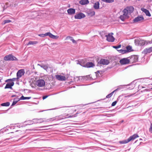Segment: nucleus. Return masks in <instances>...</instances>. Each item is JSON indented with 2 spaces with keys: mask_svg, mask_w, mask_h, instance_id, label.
<instances>
[{
  "mask_svg": "<svg viewBox=\"0 0 152 152\" xmlns=\"http://www.w3.org/2000/svg\"><path fill=\"white\" fill-rule=\"evenodd\" d=\"M134 10V8L132 6L127 7L123 11V14L120 16V19L121 20L124 21L125 19L128 18L129 15L133 12Z\"/></svg>",
  "mask_w": 152,
  "mask_h": 152,
  "instance_id": "obj_1",
  "label": "nucleus"
},
{
  "mask_svg": "<svg viewBox=\"0 0 152 152\" xmlns=\"http://www.w3.org/2000/svg\"><path fill=\"white\" fill-rule=\"evenodd\" d=\"M138 137L139 136L138 134H135L133 135L132 136H130L127 139L120 141L119 142L121 144H126L129 142L131 140H134L136 138Z\"/></svg>",
  "mask_w": 152,
  "mask_h": 152,
  "instance_id": "obj_2",
  "label": "nucleus"
},
{
  "mask_svg": "<svg viewBox=\"0 0 152 152\" xmlns=\"http://www.w3.org/2000/svg\"><path fill=\"white\" fill-rule=\"evenodd\" d=\"M68 115L67 114V115H66V116H56L55 117H54L52 118H50L49 119H47V121L48 122L50 121H53L56 120H59L63 119H65L67 118H71L73 116V115H72L68 116Z\"/></svg>",
  "mask_w": 152,
  "mask_h": 152,
  "instance_id": "obj_3",
  "label": "nucleus"
},
{
  "mask_svg": "<svg viewBox=\"0 0 152 152\" xmlns=\"http://www.w3.org/2000/svg\"><path fill=\"white\" fill-rule=\"evenodd\" d=\"M38 36L41 37H44L47 36H49L50 38L53 39H57L58 38V36H55L53 35L50 32H47L45 34H41L38 35Z\"/></svg>",
  "mask_w": 152,
  "mask_h": 152,
  "instance_id": "obj_4",
  "label": "nucleus"
},
{
  "mask_svg": "<svg viewBox=\"0 0 152 152\" xmlns=\"http://www.w3.org/2000/svg\"><path fill=\"white\" fill-rule=\"evenodd\" d=\"M36 85L39 87H42L45 85V82L43 79H39L36 82Z\"/></svg>",
  "mask_w": 152,
  "mask_h": 152,
  "instance_id": "obj_5",
  "label": "nucleus"
},
{
  "mask_svg": "<svg viewBox=\"0 0 152 152\" xmlns=\"http://www.w3.org/2000/svg\"><path fill=\"white\" fill-rule=\"evenodd\" d=\"M4 60L6 61L16 60L17 58L13 56L10 54L5 56Z\"/></svg>",
  "mask_w": 152,
  "mask_h": 152,
  "instance_id": "obj_6",
  "label": "nucleus"
},
{
  "mask_svg": "<svg viewBox=\"0 0 152 152\" xmlns=\"http://www.w3.org/2000/svg\"><path fill=\"white\" fill-rule=\"evenodd\" d=\"M113 34V33H111L108 34L107 35H106L105 36L107 37V40L108 41L113 42L114 41L115 38L112 35Z\"/></svg>",
  "mask_w": 152,
  "mask_h": 152,
  "instance_id": "obj_7",
  "label": "nucleus"
},
{
  "mask_svg": "<svg viewBox=\"0 0 152 152\" xmlns=\"http://www.w3.org/2000/svg\"><path fill=\"white\" fill-rule=\"evenodd\" d=\"M129 62L132 63L136 62L138 60V57L137 56L133 55L129 57Z\"/></svg>",
  "mask_w": 152,
  "mask_h": 152,
  "instance_id": "obj_8",
  "label": "nucleus"
},
{
  "mask_svg": "<svg viewBox=\"0 0 152 152\" xmlns=\"http://www.w3.org/2000/svg\"><path fill=\"white\" fill-rule=\"evenodd\" d=\"M25 73V71L23 69H21L18 71L17 73V79L21 77Z\"/></svg>",
  "mask_w": 152,
  "mask_h": 152,
  "instance_id": "obj_9",
  "label": "nucleus"
},
{
  "mask_svg": "<svg viewBox=\"0 0 152 152\" xmlns=\"http://www.w3.org/2000/svg\"><path fill=\"white\" fill-rule=\"evenodd\" d=\"M86 17L84 14L82 13H80L75 16V18L77 19H80Z\"/></svg>",
  "mask_w": 152,
  "mask_h": 152,
  "instance_id": "obj_10",
  "label": "nucleus"
},
{
  "mask_svg": "<svg viewBox=\"0 0 152 152\" xmlns=\"http://www.w3.org/2000/svg\"><path fill=\"white\" fill-rule=\"evenodd\" d=\"M152 52V47H151L149 48H147L143 50L142 52V53L144 54H147L149 53Z\"/></svg>",
  "mask_w": 152,
  "mask_h": 152,
  "instance_id": "obj_11",
  "label": "nucleus"
},
{
  "mask_svg": "<svg viewBox=\"0 0 152 152\" xmlns=\"http://www.w3.org/2000/svg\"><path fill=\"white\" fill-rule=\"evenodd\" d=\"M120 63L123 64H125L129 63V59L128 58H124L120 61Z\"/></svg>",
  "mask_w": 152,
  "mask_h": 152,
  "instance_id": "obj_12",
  "label": "nucleus"
},
{
  "mask_svg": "<svg viewBox=\"0 0 152 152\" xmlns=\"http://www.w3.org/2000/svg\"><path fill=\"white\" fill-rule=\"evenodd\" d=\"M56 78L59 80L65 81L66 79V77L64 76L57 75H56Z\"/></svg>",
  "mask_w": 152,
  "mask_h": 152,
  "instance_id": "obj_13",
  "label": "nucleus"
},
{
  "mask_svg": "<svg viewBox=\"0 0 152 152\" xmlns=\"http://www.w3.org/2000/svg\"><path fill=\"white\" fill-rule=\"evenodd\" d=\"M144 18L142 16H138L135 18L133 20V22L134 23L138 22L143 20Z\"/></svg>",
  "mask_w": 152,
  "mask_h": 152,
  "instance_id": "obj_14",
  "label": "nucleus"
},
{
  "mask_svg": "<svg viewBox=\"0 0 152 152\" xmlns=\"http://www.w3.org/2000/svg\"><path fill=\"white\" fill-rule=\"evenodd\" d=\"M14 83L13 82H8L6 84L4 88H12V86L14 85Z\"/></svg>",
  "mask_w": 152,
  "mask_h": 152,
  "instance_id": "obj_15",
  "label": "nucleus"
},
{
  "mask_svg": "<svg viewBox=\"0 0 152 152\" xmlns=\"http://www.w3.org/2000/svg\"><path fill=\"white\" fill-rule=\"evenodd\" d=\"M99 62L100 64L103 65H107L109 63L108 60L105 59H101Z\"/></svg>",
  "mask_w": 152,
  "mask_h": 152,
  "instance_id": "obj_16",
  "label": "nucleus"
},
{
  "mask_svg": "<svg viewBox=\"0 0 152 152\" xmlns=\"http://www.w3.org/2000/svg\"><path fill=\"white\" fill-rule=\"evenodd\" d=\"M68 13L69 15H71L75 14V10L73 8H70L67 10Z\"/></svg>",
  "mask_w": 152,
  "mask_h": 152,
  "instance_id": "obj_17",
  "label": "nucleus"
},
{
  "mask_svg": "<svg viewBox=\"0 0 152 152\" xmlns=\"http://www.w3.org/2000/svg\"><path fill=\"white\" fill-rule=\"evenodd\" d=\"M141 10L143 12H144L147 16H148L149 17L151 16V15L149 11L147 10L145 8H142L141 9Z\"/></svg>",
  "mask_w": 152,
  "mask_h": 152,
  "instance_id": "obj_18",
  "label": "nucleus"
},
{
  "mask_svg": "<svg viewBox=\"0 0 152 152\" xmlns=\"http://www.w3.org/2000/svg\"><path fill=\"white\" fill-rule=\"evenodd\" d=\"M88 13L89 15L92 16L95 15V12L93 10L90 9L88 11Z\"/></svg>",
  "mask_w": 152,
  "mask_h": 152,
  "instance_id": "obj_19",
  "label": "nucleus"
},
{
  "mask_svg": "<svg viewBox=\"0 0 152 152\" xmlns=\"http://www.w3.org/2000/svg\"><path fill=\"white\" fill-rule=\"evenodd\" d=\"M129 86V85H122L120 86H118V88L116 89L114 91L115 92L119 90H120L122 88H125V87L126 86Z\"/></svg>",
  "mask_w": 152,
  "mask_h": 152,
  "instance_id": "obj_20",
  "label": "nucleus"
},
{
  "mask_svg": "<svg viewBox=\"0 0 152 152\" xmlns=\"http://www.w3.org/2000/svg\"><path fill=\"white\" fill-rule=\"evenodd\" d=\"M93 7L95 10H98L99 8V2L97 1L94 3Z\"/></svg>",
  "mask_w": 152,
  "mask_h": 152,
  "instance_id": "obj_21",
  "label": "nucleus"
},
{
  "mask_svg": "<svg viewBox=\"0 0 152 152\" xmlns=\"http://www.w3.org/2000/svg\"><path fill=\"white\" fill-rule=\"evenodd\" d=\"M141 43L142 45H147L148 44L151 43V42L149 40H142Z\"/></svg>",
  "mask_w": 152,
  "mask_h": 152,
  "instance_id": "obj_22",
  "label": "nucleus"
},
{
  "mask_svg": "<svg viewBox=\"0 0 152 152\" xmlns=\"http://www.w3.org/2000/svg\"><path fill=\"white\" fill-rule=\"evenodd\" d=\"M88 3V0H81L80 1V3L83 5L87 4Z\"/></svg>",
  "mask_w": 152,
  "mask_h": 152,
  "instance_id": "obj_23",
  "label": "nucleus"
},
{
  "mask_svg": "<svg viewBox=\"0 0 152 152\" xmlns=\"http://www.w3.org/2000/svg\"><path fill=\"white\" fill-rule=\"evenodd\" d=\"M86 66L87 67H91L94 66V64L92 62H88L87 63Z\"/></svg>",
  "mask_w": 152,
  "mask_h": 152,
  "instance_id": "obj_24",
  "label": "nucleus"
},
{
  "mask_svg": "<svg viewBox=\"0 0 152 152\" xmlns=\"http://www.w3.org/2000/svg\"><path fill=\"white\" fill-rule=\"evenodd\" d=\"M20 100V99H15L14 100L11 106H13L15 105Z\"/></svg>",
  "mask_w": 152,
  "mask_h": 152,
  "instance_id": "obj_25",
  "label": "nucleus"
},
{
  "mask_svg": "<svg viewBox=\"0 0 152 152\" xmlns=\"http://www.w3.org/2000/svg\"><path fill=\"white\" fill-rule=\"evenodd\" d=\"M44 119L40 118L39 119H34L33 120H35V121H36L37 123H42L44 122V121L43 120Z\"/></svg>",
  "mask_w": 152,
  "mask_h": 152,
  "instance_id": "obj_26",
  "label": "nucleus"
},
{
  "mask_svg": "<svg viewBox=\"0 0 152 152\" xmlns=\"http://www.w3.org/2000/svg\"><path fill=\"white\" fill-rule=\"evenodd\" d=\"M38 65L40 66L41 67L43 68L45 70H47L48 68V66L47 65H44L43 64H38Z\"/></svg>",
  "mask_w": 152,
  "mask_h": 152,
  "instance_id": "obj_27",
  "label": "nucleus"
},
{
  "mask_svg": "<svg viewBox=\"0 0 152 152\" xmlns=\"http://www.w3.org/2000/svg\"><path fill=\"white\" fill-rule=\"evenodd\" d=\"M38 42L37 41H30L28 42V43L27 44V45H35L37 44Z\"/></svg>",
  "mask_w": 152,
  "mask_h": 152,
  "instance_id": "obj_28",
  "label": "nucleus"
},
{
  "mask_svg": "<svg viewBox=\"0 0 152 152\" xmlns=\"http://www.w3.org/2000/svg\"><path fill=\"white\" fill-rule=\"evenodd\" d=\"M102 1L107 3H112L114 1V0H101Z\"/></svg>",
  "mask_w": 152,
  "mask_h": 152,
  "instance_id": "obj_29",
  "label": "nucleus"
},
{
  "mask_svg": "<svg viewBox=\"0 0 152 152\" xmlns=\"http://www.w3.org/2000/svg\"><path fill=\"white\" fill-rule=\"evenodd\" d=\"M16 79V78H14L12 79H7L5 81L6 82H13V81H14Z\"/></svg>",
  "mask_w": 152,
  "mask_h": 152,
  "instance_id": "obj_30",
  "label": "nucleus"
},
{
  "mask_svg": "<svg viewBox=\"0 0 152 152\" xmlns=\"http://www.w3.org/2000/svg\"><path fill=\"white\" fill-rule=\"evenodd\" d=\"M31 98V97H25L23 96H22L20 98V100H25V99H29Z\"/></svg>",
  "mask_w": 152,
  "mask_h": 152,
  "instance_id": "obj_31",
  "label": "nucleus"
},
{
  "mask_svg": "<svg viewBox=\"0 0 152 152\" xmlns=\"http://www.w3.org/2000/svg\"><path fill=\"white\" fill-rule=\"evenodd\" d=\"M10 105V103L7 102L1 104V105L3 106H8Z\"/></svg>",
  "mask_w": 152,
  "mask_h": 152,
  "instance_id": "obj_32",
  "label": "nucleus"
},
{
  "mask_svg": "<svg viewBox=\"0 0 152 152\" xmlns=\"http://www.w3.org/2000/svg\"><path fill=\"white\" fill-rule=\"evenodd\" d=\"M118 51L120 53H122L123 54L126 53L127 52V51L126 50H122L121 49V50H118Z\"/></svg>",
  "mask_w": 152,
  "mask_h": 152,
  "instance_id": "obj_33",
  "label": "nucleus"
},
{
  "mask_svg": "<svg viewBox=\"0 0 152 152\" xmlns=\"http://www.w3.org/2000/svg\"><path fill=\"white\" fill-rule=\"evenodd\" d=\"M115 92V91H114L112 92L110 94H108L106 96V98H109L113 94V93Z\"/></svg>",
  "mask_w": 152,
  "mask_h": 152,
  "instance_id": "obj_34",
  "label": "nucleus"
},
{
  "mask_svg": "<svg viewBox=\"0 0 152 152\" xmlns=\"http://www.w3.org/2000/svg\"><path fill=\"white\" fill-rule=\"evenodd\" d=\"M126 50L127 52H129L131 51V49H132V47L130 46H128L126 47Z\"/></svg>",
  "mask_w": 152,
  "mask_h": 152,
  "instance_id": "obj_35",
  "label": "nucleus"
},
{
  "mask_svg": "<svg viewBox=\"0 0 152 152\" xmlns=\"http://www.w3.org/2000/svg\"><path fill=\"white\" fill-rule=\"evenodd\" d=\"M129 85V86H126L127 87V86H130L129 87L127 88L129 89H132L134 88V86L132 85V84H128V85Z\"/></svg>",
  "mask_w": 152,
  "mask_h": 152,
  "instance_id": "obj_36",
  "label": "nucleus"
},
{
  "mask_svg": "<svg viewBox=\"0 0 152 152\" xmlns=\"http://www.w3.org/2000/svg\"><path fill=\"white\" fill-rule=\"evenodd\" d=\"M11 21L10 20H6L4 21L3 24H5L6 23L11 22Z\"/></svg>",
  "mask_w": 152,
  "mask_h": 152,
  "instance_id": "obj_37",
  "label": "nucleus"
},
{
  "mask_svg": "<svg viewBox=\"0 0 152 152\" xmlns=\"http://www.w3.org/2000/svg\"><path fill=\"white\" fill-rule=\"evenodd\" d=\"M14 126L12 124L10 126H7V128H9L10 127L11 129H14L15 128H14Z\"/></svg>",
  "mask_w": 152,
  "mask_h": 152,
  "instance_id": "obj_38",
  "label": "nucleus"
},
{
  "mask_svg": "<svg viewBox=\"0 0 152 152\" xmlns=\"http://www.w3.org/2000/svg\"><path fill=\"white\" fill-rule=\"evenodd\" d=\"M121 45H119L117 46H113V47L115 49H118L121 48Z\"/></svg>",
  "mask_w": 152,
  "mask_h": 152,
  "instance_id": "obj_39",
  "label": "nucleus"
},
{
  "mask_svg": "<svg viewBox=\"0 0 152 152\" xmlns=\"http://www.w3.org/2000/svg\"><path fill=\"white\" fill-rule=\"evenodd\" d=\"M149 131L150 132L152 133V123H151V125L149 128Z\"/></svg>",
  "mask_w": 152,
  "mask_h": 152,
  "instance_id": "obj_40",
  "label": "nucleus"
},
{
  "mask_svg": "<svg viewBox=\"0 0 152 152\" xmlns=\"http://www.w3.org/2000/svg\"><path fill=\"white\" fill-rule=\"evenodd\" d=\"M117 103V101H115L113 102L111 106H115L116 105Z\"/></svg>",
  "mask_w": 152,
  "mask_h": 152,
  "instance_id": "obj_41",
  "label": "nucleus"
},
{
  "mask_svg": "<svg viewBox=\"0 0 152 152\" xmlns=\"http://www.w3.org/2000/svg\"><path fill=\"white\" fill-rule=\"evenodd\" d=\"M68 38H69V39L70 40L72 41V40L73 39V38L72 37H70V36H68L66 38V39H68Z\"/></svg>",
  "mask_w": 152,
  "mask_h": 152,
  "instance_id": "obj_42",
  "label": "nucleus"
},
{
  "mask_svg": "<svg viewBox=\"0 0 152 152\" xmlns=\"http://www.w3.org/2000/svg\"><path fill=\"white\" fill-rule=\"evenodd\" d=\"M134 42L135 43H136V44H138L139 43L138 39H135L134 40Z\"/></svg>",
  "mask_w": 152,
  "mask_h": 152,
  "instance_id": "obj_43",
  "label": "nucleus"
},
{
  "mask_svg": "<svg viewBox=\"0 0 152 152\" xmlns=\"http://www.w3.org/2000/svg\"><path fill=\"white\" fill-rule=\"evenodd\" d=\"M48 96H44L42 98H43V99H46L48 97Z\"/></svg>",
  "mask_w": 152,
  "mask_h": 152,
  "instance_id": "obj_44",
  "label": "nucleus"
},
{
  "mask_svg": "<svg viewBox=\"0 0 152 152\" xmlns=\"http://www.w3.org/2000/svg\"><path fill=\"white\" fill-rule=\"evenodd\" d=\"M72 42L74 43H76V41L73 39H72Z\"/></svg>",
  "mask_w": 152,
  "mask_h": 152,
  "instance_id": "obj_45",
  "label": "nucleus"
},
{
  "mask_svg": "<svg viewBox=\"0 0 152 152\" xmlns=\"http://www.w3.org/2000/svg\"><path fill=\"white\" fill-rule=\"evenodd\" d=\"M15 96V95H12L11 96V97H14Z\"/></svg>",
  "mask_w": 152,
  "mask_h": 152,
  "instance_id": "obj_46",
  "label": "nucleus"
},
{
  "mask_svg": "<svg viewBox=\"0 0 152 152\" xmlns=\"http://www.w3.org/2000/svg\"><path fill=\"white\" fill-rule=\"evenodd\" d=\"M140 140H142V139H140Z\"/></svg>",
  "mask_w": 152,
  "mask_h": 152,
  "instance_id": "obj_47",
  "label": "nucleus"
},
{
  "mask_svg": "<svg viewBox=\"0 0 152 152\" xmlns=\"http://www.w3.org/2000/svg\"><path fill=\"white\" fill-rule=\"evenodd\" d=\"M33 123H32L31 124H32Z\"/></svg>",
  "mask_w": 152,
  "mask_h": 152,
  "instance_id": "obj_48",
  "label": "nucleus"
},
{
  "mask_svg": "<svg viewBox=\"0 0 152 152\" xmlns=\"http://www.w3.org/2000/svg\"><path fill=\"white\" fill-rule=\"evenodd\" d=\"M151 89H152V88H151Z\"/></svg>",
  "mask_w": 152,
  "mask_h": 152,
  "instance_id": "obj_49",
  "label": "nucleus"
}]
</instances>
